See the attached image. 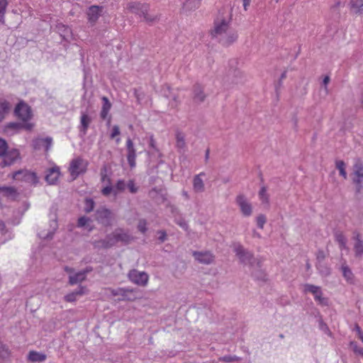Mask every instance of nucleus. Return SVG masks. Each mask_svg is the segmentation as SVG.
Wrapping results in <instances>:
<instances>
[{
  "instance_id": "4",
  "label": "nucleus",
  "mask_w": 363,
  "mask_h": 363,
  "mask_svg": "<svg viewBox=\"0 0 363 363\" xmlns=\"http://www.w3.org/2000/svg\"><path fill=\"white\" fill-rule=\"evenodd\" d=\"M351 177L355 186L356 192L361 193L363 191V163L360 160H357L352 167Z\"/></svg>"
},
{
  "instance_id": "22",
  "label": "nucleus",
  "mask_w": 363,
  "mask_h": 363,
  "mask_svg": "<svg viewBox=\"0 0 363 363\" xmlns=\"http://www.w3.org/2000/svg\"><path fill=\"white\" fill-rule=\"evenodd\" d=\"M101 100L103 102V105L100 112V116L103 120H105L108 117V113L111 108L112 105L106 96H103L101 98Z\"/></svg>"
},
{
  "instance_id": "55",
  "label": "nucleus",
  "mask_w": 363,
  "mask_h": 363,
  "mask_svg": "<svg viewBox=\"0 0 363 363\" xmlns=\"http://www.w3.org/2000/svg\"><path fill=\"white\" fill-rule=\"evenodd\" d=\"M252 0H242L243 1V8L245 11H247L248 9V7L250 6L251 4Z\"/></svg>"
},
{
  "instance_id": "61",
  "label": "nucleus",
  "mask_w": 363,
  "mask_h": 363,
  "mask_svg": "<svg viewBox=\"0 0 363 363\" xmlns=\"http://www.w3.org/2000/svg\"><path fill=\"white\" fill-rule=\"evenodd\" d=\"M179 225L184 229H186L187 227V225L184 221L179 223Z\"/></svg>"
},
{
  "instance_id": "58",
  "label": "nucleus",
  "mask_w": 363,
  "mask_h": 363,
  "mask_svg": "<svg viewBox=\"0 0 363 363\" xmlns=\"http://www.w3.org/2000/svg\"><path fill=\"white\" fill-rule=\"evenodd\" d=\"M155 139L153 138V136H152L150 138V145L152 147H155Z\"/></svg>"
},
{
  "instance_id": "18",
  "label": "nucleus",
  "mask_w": 363,
  "mask_h": 363,
  "mask_svg": "<svg viewBox=\"0 0 363 363\" xmlns=\"http://www.w3.org/2000/svg\"><path fill=\"white\" fill-rule=\"evenodd\" d=\"M90 271L91 269H86L82 272H79L74 274L69 275V284L70 285H74L77 283L82 282L86 279V274Z\"/></svg>"
},
{
  "instance_id": "56",
  "label": "nucleus",
  "mask_w": 363,
  "mask_h": 363,
  "mask_svg": "<svg viewBox=\"0 0 363 363\" xmlns=\"http://www.w3.org/2000/svg\"><path fill=\"white\" fill-rule=\"evenodd\" d=\"M0 231L3 233V234H5L6 232V225L5 223L0 220Z\"/></svg>"
},
{
  "instance_id": "30",
  "label": "nucleus",
  "mask_w": 363,
  "mask_h": 363,
  "mask_svg": "<svg viewBox=\"0 0 363 363\" xmlns=\"http://www.w3.org/2000/svg\"><path fill=\"white\" fill-rule=\"evenodd\" d=\"M304 288L306 292L311 293L314 296V298L320 295H323L321 289L319 286L312 284H306Z\"/></svg>"
},
{
  "instance_id": "33",
  "label": "nucleus",
  "mask_w": 363,
  "mask_h": 363,
  "mask_svg": "<svg viewBox=\"0 0 363 363\" xmlns=\"http://www.w3.org/2000/svg\"><path fill=\"white\" fill-rule=\"evenodd\" d=\"M341 269L343 277L347 281L352 282L353 281V274L351 269L346 264H342Z\"/></svg>"
},
{
  "instance_id": "1",
  "label": "nucleus",
  "mask_w": 363,
  "mask_h": 363,
  "mask_svg": "<svg viewBox=\"0 0 363 363\" xmlns=\"http://www.w3.org/2000/svg\"><path fill=\"white\" fill-rule=\"evenodd\" d=\"M133 238L130 235L124 233L122 229H118L116 230L113 235L108 236L106 240L96 242L95 247L109 248L119 241L128 243Z\"/></svg>"
},
{
  "instance_id": "3",
  "label": "nucleus",
  "mask_w": 363,
  "mask_h": 363,
  "mask_svg": "<svg viewBox=\"0 0 363 363\" xmlns=\"http://www.w3.org/2000/svg\"><path fill=\"white\" fill-rule=\"evenodd\" d=\"M232 21V13L231 11H228L226 15L220 16L215 19L213 23V27L211 30L210 33L212 38H217L220 35L227 31L230 27V23Z\"/></svg>"
},
{
  "instance_id": "48",
  "label": "nucleus",
  "mask_w": 363,
  "mask_h": 363,
  "mask_svg": "<svg viewBox=\"0 0 363 363\" xmlns=\"http://www.w3.org/2000/svg\"><path fill=\"white\" fill-rule=\"evenodd\" d=\"M127 186L130 193L134 194V193H136L138 191V187L135 186L133 180H130L128 182Z\"/></svg>"
},
{
  "instance_id": "29",
  "label": "nucleus",
  "mask_w": 363,
  "mask_h": 363,
  "mask_svg": "<svg viewBox=\"0 0 363 363\" xmlns=\"http://www.w3.org/2000/svg\"><path fill=\"white\" fill-rule=\"evenodd\" d=\"M9 5L8 0H0V24H5V15Z\"/></svg>"
},
{
  "instance_id": "38",
  "label": "nucleus",
  "mask_w": 363,
  "mask_h": 363,
  "mask_svg": "<svg viewBox=\"0 0 363 363\" xmlns=\"http://www.w3.org/2000/svg\"><path fill=\"white\" fill-rule=\"evenodd\" d=\"M176 145L179 149H183L185 147L184 135L182 133H177L176 135Z\"/></svg>"
},
{
  "instance_id": "24",
  "label": "nucleus",
  "mask_w": 363,
  "mask_h": 363,
  "mask_svg": "<svg viewBox=\"0 0 363 363\" xmlns=\"http://www.w3.org/2000/svg\"><path fill=\"white\" fill-rule=\"evenodd\" d=\"M206 99V95L203 94L202 87L197 84L194 86V101L196 103H201Z\"/></svg>"
},
{
  "instance_id": "51",
  "label": "nucleus",
  "mask_w": 363,
  "mask_h": 363,
  "mask_svg": "<svg viewBox=\"0 0 363 363\" xmlns=\"http://www.w3.org/2000/svg\"><path fill=\"white\" fill-rule=\"evenodd\" d=\"M315 300L318 302L319 304L323 306H327L328 303V298L323 297V295H320L315 298Z\"/></svg>"
},
{
  "instance_id": "47",
  "label": "nucleus",
  "mask_w": 363,
  "mask_h": 363,
  "mask_svg": "<svg viewBox=\"0 0 363 363\" xmlns=\"http://www.w3.org/2000/svg\"><path fill=\"white\" fill-rule=\"evenodd\" d=\"M219 360L222 361V362H231L238 360V358L235 356L227 355V356H223L222 357H220Z\"/></svg>"
},
{
  "instance_id": "20",
  "label": "nucleus",
  "mask_w": 363,
  "mask_h": 363,
  "mask_svg": "<svg viewBox=\"0 0 363 363\" xmlns=\"http://www.w3.org/2000/svg\"><path fill=\"white\" fill-rule=\"evenodd\" d=\"M28 361L32 363L43 362L47 359V355L35 350H31L28 354Z\"/></svg>"
},
{
  "instance_id": "52",
  "label": "nucleus",
  "mask_w": 363,
  "mask_h": 363,
  "mask_svg": "<svg viewBox=\"0 0 363 363\" xmlns=\"http://www.w3.org/2000/svg\"><path fill=\"white\" fill-rule=\"evenodd\" d=\"M120 133H121V132H120L119 127L118 125H114L112 128V131L111 133V139L115 138L116 136L119 135Z\"/></svg>"
},
{
  "instance_id": "36",
  "label": "nucleus",
  "mask_w": 363,
  "mask_h": 363,
  "mask_svg": "<svg viewBox=\"0 0 363 363\" xmlns=\"http://www.w3.org/2000/svg\"><path fill=\"white\" fill-rule=\"evenodd\" d=\"M101 194L105 196H108L112 194L116 197L117 196V191L115 190L114 186H113L111 184H107L106 186L102 188Z\"/></svg>"
},
{
  "instance_id": "7",
  "label": "nucleus",
  "mask_w": 363,
  "mask_h": 363,
  "mask_svg": "<svg viewBox=\"0 0 363 363\" xmlns=\"http://www.w3.org/2000/svg\"><path fill=\"white\" fill-rule=\"evenodd\" d=\"M238 38L237 31L230 28L227 31L220 35L216 39L223 46L228 47L234 43Z\"/></svg>"
},
{
  "instance_id": "49",
  "label": "nucleus",
  "mask_w": 363,
  "mask_h": 363,
  "mask_svg": "<svg viewBox=\"0 0 363 363\" xmlns=\"http://www.w3.org/2000/svg\"><path fill=\"white\" fill-rule=\"evenodd\" d=\"M90 219L85 217V216H82L81 218H79L78 220V226L79 227H84L89 222Z\"/></svg>"
},
{
  "instance_id": "53",
  "label": "nucleus",
  "mask_w": 363,
  "mask_h": 363,
  "mask_svg": "<svg viewBox=\"0 0 363 363\" xmlns=\"http://www.w3.org/2000/svg\"><path fill=\"white\" fill-rule=\"evenodd\" d=\"M354 330L357 332L358 337L363 342V332L358 324H355Z\"/></svg>"
},
{
  "instance_id": "21",
  "label": "nucleus",
  "mask_w": 363,
  "mask_h": 363,
  "mask_svg": "<svg viewBox=\"0 0 363 363\" xmlns=\"http://www.w3.org/2000/svg\"><path fill=\"white\" fill-rule=\"evenodd\" d=\"M235 252L236 253V255L240 258V259L242 262H245L247 261H249L252 259V255L249 252H246L243 247L240 245H238L235 247Z\"/></svg>"
},
{
  "instance_id": "46",
  "label": "nucleus",
  "mask_w": 363,
  "mask_h": 363,
  "mask_svg": "<svg viewBox=\"0 0 363 363\" xmlns=\"http://www.w3.org/2000/svg\"><path fill=\"white\" fill-rule=\"evenodd\" d=\"M350 345L354 352L361 355L363 357V348L358 347L357 345L354 342H351Z\"/></svg>"
},
{
  "instance_id": "34",
  "label": "nucleus",
  "mask_w": 363,
  "mask_h": 363,
  "mask_svg": "<svg viewBox=\"0 0 363 363\" xmlns=\"http://www.w3.org/2000/svg\"><path fill=\"white\" fill-rule=\"evenodd\" d=\"M10 108L9 103L6 100H0V121L4 118V114L9 111Z\"/></svg>"
},
{
  "instance_id": "25",
  "label": "nucleus",
  "mask_w": 363,
  "mask_h": 363,
  "mask_svg": "<svg viewBox=\"0 0 363 363\" xmlns=\"http://www.w3.org/2000/svg\"><path fill=\"white\" fill-rule=\"evenodd\" d=\"M91 122V118L87 113H84L82 114L80 118L81 131H82L84 134L86 133Z\"/></svg>"
},
{
  "instance_id": "59",
  "label": "nucleus",
  "mask_w": 363,
  "mask_h": 363,
  "mask_svg": "<svg viewBox=\"0 0 363 363\" xmlns=\"http://www.w3.org/2000/svg\"><path fill=\"white\" fill-rule=\"evenodd\" d=\"M330 82V77L328 76H326L325 77V78L323 79V84L327 86V84L329 83Z\"/></svg>"
},
{
  "instance_id": "57",
  "label": "nucleus",
  "mask_w": 363,
  "mask_h": 363,
  "mask_svg": "<svg viewBox=\"0 0 363 363\" xmlns=\"http://www.w3.org/2000/svg\"><path fill=\"white\" fill-rule=\"evenodd\" d=\"M160 239L162 242H163L166 237V233L164 231H160Z\"/></svg>"
},
{
  "instance_id": "5",
  "label": "nucleus",
  "mask_w": 363,
  "mask_h": 363,
  "mask_svg": "<svg viewBox=\"0 0 363 363\" xmlns=\"http://www.w3.org/2000/svg\"><path fill=\"white\" fill-rule=\"evenodd\" d=\"M89 162L82 157H77L70 162L69 172L73 179H75L79 175L86 172Z\"/></svg>"
},
{
  "instance_id": "43",
  "label": "nucleus",
  "mask_w": 363,
  "mask_h": 363,
  "mask_svg": "<svg viewBox=\"0 0 363 363\" xmlns=\"http://www.w3.org/2000/svg\"><path fill=\"white\" fill-rule=\"evenodd\" d=\"M10 355V351L4 345L0 344V357L2 358L8 357Z\"/></svg>"
},
{
  "instance_id": "2",
  "label": "nucleus",
  "mask_w": 363,
  "mask_h": 363,
  "mask_svg": "<svg viewBox=\"0 0 363 363\" xmlns=\"http://www.w3.org/2000/svg\"><path fill=\"white\" fill-rule=\"evenodd\" d=\"M150 6L147 4L139 1H130L126 4L125 10L128 12L138 15L143 18L145 22L151 23L157 20L156 16H151L148 14Z\"/></svg>"
},
{
  "instance_id": "17",
  "label": "nucleus",
  "mask_w": 363,
  "mask_h": 363,
  "mask_svg": "<svg viewBox=\"0 0 363 363\" xmlns=\"http://www.w3.org/2000/svg\"><path fill=\"white\" fill-rule=\"evenodd\" d=\"M103 10L102 6H91L89 8L87 11L88 20L89 22L95 23L101 16V13Z\"/></svg>"
},
{
  "instance_id": "32",
  "label": "nucleus",
  "mask_w": 363,
  "mask_h": 363,
  "mask_svg": "<svg viewBox=\"0 0 363 363\" xmlns=\"http://www.w3.org/2000/svg\"><path fill=\"white\" fill-rule=\"evenodd\" d=\"M335 167L338 169L340 175L342 176L345 179L347 177L346 172V164L342 160H337L335 162Z\"/></svg>"
},
{
  "instance_id": "35",
  "label": "nucleus",
  "mask_w": 363,
  "mask_h": 363,
  "mask_svg": "<svg viewBox=\"0 0 363 363\" xmlns=\"http://www.w3.org/2000/svg\"><path fill=\"white\" fill-rule=\"evenodd\" d=\"M335 241L339 244L340 248H345L347 239L342 233L337 232L335 234Z\"/></svg>"
},
{
  "instance_id": "14",
  "label": "nucleus",
  "mask_w": 363,
  "mask_h": 363,
  "mask_svg": "<svg viewBox=\"0 0 363 363\" xmlns=\"http://www.w3.org/2000/svg\"><path fill=\"white\" fill-rule=\"evenodd\" d=\"M97 219L104 225H109L111 223L112 212L107 208H101L96 212Z\"/></svg>"
},
{
  "instance_id": "9",
  "label": "nucleus",
  "mask_w": 363,
  "mask_h": 363,
  "mask_svg": "<svg viewBox=\"0 0 363 363\" xmlns=\"http://www.w3.org/2000/svg\"><path fill=\"white\" fill-rule=\"evenodd\" d=\"M1 157H3V160L0 163V167L3 168L11 166L16 162L20 158V153L16 149H11L10 150L7 149Z\"/></svg>"
},
{
  "instance_id": "12",
  "label": "nucleus",
  "mask_w": 363,
  "mask_h": 363,
  "mask_svg": "<svg viewBox=\"0 0 363 363\" xmlns=\"http://www.w3.org/2000/svg\"><path fill=\"white\" fill-rule=\"evenodd\" d=\"M134 290L128 289H118L116 290H112L111 294L113 296H121V300L133 301L138 298L137 296L133 295Z\"/></svg>"
},
{
  "instance_id": "13",
  "label": "nucleus",
  "mask_w": 363,
  "mask_h": 363,
  "mask_svg": "<svg viewBox=\"0 0 363 363\" xmlns=\"http://www.w3.org/2000/svg\"><path fill=\"white\" fill-rule=\"evenodd\" d=\"M88 291L89 290L86 286H80L76 291L70 292L65 296L64 299L66 302H75L78 299L79 296L86 294Z\"/></svg>"
},
{
  "instance_id": "16",
  "label": "nucleus",
  "mask_w": 363,
  "mask_h": 363,
  "mask_svg": "<svg viewBox=\"0 0 363 363\" xmlns=\"http://www.w3.org/2000/svg\"><path fill=\"white\" fill-rule=\"evenodd\" d=\"M60 175V168L57 166H54L48 170L45 180L50 184H54L57 181Z\"/></svg>"
},
{
  "instance_id": "31",
  "label": "nucleus",
  "mask_w": 363,
  "mask_h": 363,
  "mask_svg": "<svg viewBox=\"0 0 363 363\" xmlns=\"http://www.w3.org/2000/svg\"><path fill=\"white\" fill-rule=\"evenodd\" d=\"M52 139L49 137H47L45 138L38 139L36 141V145L43 146L45 152H48V150H50V148L52 146Z\"/></svg>"
},
{
  "instance_id": "37",
  "label": "nucleus",
  "mask_w": 363,
  "mask_h": 363,
  "mask_svg": "<svg viewBox=\"0 0 363 363\" xmlns=\"http://www.w3.org/2000/svg\"><path fill=\"white\" fill-rule=\"evenodd\" d=\"M126 147H127V157H136V151L134 147L133 143L131 139L128 138L126 140Z\"/></svg>"
},
{
  "instance_id": "41",
  "label": "nucleus",
  "mask_w": 363,
  "mask_h": 363,
  "mask_svg": "<svg viewBox=\"0 0 363 363\" xmlns=\"http://www.w3.org/2000/svg\"><path fill=\"white\" fill-rule=\"evenodd\" d=\"M125 186H126V184L125 183V182L123 180H118L116 184V186H114L115 188V190L117 191V195L123 191L125 189Z\"/></svg>"
},
{
  "instance_id": "28",
  "label": "nucleus",
  "mask_w": 363,
  "mask_h": 363,
  "mask_svg": "<svg viewBox=\"0 0 363 363\" xmlns=\"http://www.w3.org/2000/svg\"><path fill=\"white\" fill-rule=\"evenodd\" d=\"M16 195V190L12 186H1L0 187V196L6 198H13Z\"/></svg>"
},
{
  "instance_id": "62",
  "label": "nucleus",
  "mask_w": 363,
  "mask_h": 363,
  "mask_svg": "<svg viewBox=\"0 0 363 363\" xmlns=\"http://www.w3.org/2000/svg\"><path fill=\"white\" fill-rule=\"evenodd\" d=\"M65 270L67 272H68V273H72V271H73L72 268H69V267H65Z\"/></svg>"
},
{
  "instance_id": "50",
  "label": "nucleus",
  "mask_w": 363,
  "mask_h": 363,
  "mask_svg": "<svg viewBox=\"0 0 363 363\" xmlns=\"http://www.w3.org/2000/svg\"><path fill=\"white\" fill-rule=\"evenodd\" d=\"M146 225H147V223L145 220H140L138 223V230L144 233H145L147 228H146Z\"/></svg>"
},
{
  "instance_id": "19",
  "label": "nucleus",
  "mask_w": 363,
  "mask_h": 363,
  "mask_svg": "<svg viewBox=\"0 0 363 363\" xmlns=\"http://www.w3.org/2000/svg\"><path fill=\"white\" fill-rule=\"evenodd\" d=\"M354 239L355 240V243L354 245L355 256L360 257L363 255V240H362L361 235L359 233H354Z\"/></svg>"
},
{
  "instance_id": "40",
  "label": "nucleus",
  "mask_w": 363,
  "mask_h": 363,
  "mask_svg": "<svg viewBox=\"0 0 363 363\" xmlns=\"http://www.w3.org/2000/svg\"><path fill=\"white\" fill-rule=\"evenodd\" d=\"M257 225L259 228L263 229L264 225L267 222V218L263 214H259L256 218Z\"/></svg>"
},
{
  "instance_id": "23",
  "label": "nucleus",
  "mask_w": 363,
  "mask_h": 363,
  "mask_svg": "<svg viewBox=\"0 0 363 363\" xmlns=\"http://www.w3.org/2000/svg\"><path fill=\"white\" fill-rule=\"evenodd\" d=\"M201 1L200 0H186L182 6V9L185 11H195L201 6Z\"/></svg>"
},
{
  "instance_id": "60",
  "label": "nucleus",
  "mask_w": 363,
  "mask_h": 363,
  "mask_svg": "<svg viewBox=\"0 0 363 363\" xmlns=\"http://www.w3.org/2000/svg\"><path fill=\"white\" fill-rule=\"evenodd\" d=\"M25 128H26L27 130H31L33 127V124L32 123H27L25 125Z\"/></svg>"
},
{
  "instance_id": "45",
  "label": "nucleus",
  "mask_w": 363,
  "mask_h": 363,
  "mask_svg": "<svg viewBox=\"0 0 363 363\" xmlns=\"http://www.w3.org/2000/svg\"><path fill=\"white\" fill-rule=\"evenodd\" d=\"M8 149V145L6 142L0 138V157L4 155L6 150Z\"/></svg>"
},
{
  "instance_id": "8",
  "label": "nucleus",
  "mask_w": 363,
  "mask_h": 363,
  "mask_svg": "<svg viewBox=\"0 0 363 363\" xmlns=\"http://www.w3.org/2000/svg\"><path fill=\"white\" fill-rule=\"evenodd\" d=\"M16 116L23 121H28L33 116L30 107L23 101L19 102L16 108Z\"/></svg>"
},
{
  "instance_id": "26",
  "label": "nucleus",
  "mask_w": 363,
  "mask_h": 363,
  "mask_svg": "<svg viewBox=\"0 0 363 363\" xmlns=\"http://www.w3.org/2000/svg\"><path fill=\"white\" fill-rule=\"evenodd\" d=\"M350 6L354 13L361 14L363 13V0H350Z\"/></svg>"
},
{
  "instance_id": "42",
  "label": "nucleus",
  "mask_w": 363,
  "mask_h": 363,
  "mask_svg": "<svg viewBox=\"0 0 363 363\" xmlns=\"http://www.w3.org/2000/svg\"><path fill=\"white\" fill-rule=\"evenodd\" d=\"M94 208V202L91 199H86L85 200L84 210L86 212H91Z\"/></svg>"
},
{
  "instance_id": "39",
  "label": "nucleus",
  "mask_w": 363,
  "mask_h": 363,
  "mask_svg": "<svg viewBox=\"0 0 363 363\" xmlns=\"http://www.w3.org/2000/svg\"><path fill=\"white\" fill-rule=\"evenodd\" d=\"M100 175H101V181L102 182H106L107 184H111V178L109 177H108V175H107V169L106 167H104L101 169Z\"/></svg>"
},
{
  "instance_id": "64",
  "label": "nucleus",
  "mask_w": 363,
  "mask_h": 363,
  "mask_svg": "<svg viewBox=\"0 0 363 363\" xmlns=\"http://www.w3.org/2000/svg\"><path fill=\"white\" fill-rule=\"evenodd\" d=\"M208 155H209V150H206V159H208Z\"/></svg>"
},
{
  "instance_id": "10",
  "label": "nucleus",
  "mask_w": 363,
  "mask_h": 363,
  "mask_svg": "<svg viewBox=\"0 0 363 363\" xmlns=\"http://www.w3.org/2000/svg\"><path fill=\"white\" fill-rule=\"evenodd\" d=\"M128 277L133 283L143 286L147 285L149 279L147 274L135 269L130 271Z\"/></svg>"
},
{
  "instance_id": "11",
  "label": "nucleus",
  "mask_w": 363,
  "mask_h": 363,
  "mask_svg": "<svg viewBox=\"0 0 363 363\" xmlns=\"http://www.w3.org/2000/svg\"><path fill=\"white\" fill-rule=\"evenodd\" d=\"M236 203L240 207L241 213L244 216H250L252 213V207L251 203L243 195H238L236 197Z\"/></svg>"
},
{
  "instance_id": "15",
  "label": "nucleus",
  "mask_w": 363,
  "mask_h": 363,
  "mask_svg": "<svg viewBox=\"0 0 363 363\" xmlns=\"http://www.w3.org/2000/svg\"><path fill=\"white\" fill-rule=\"evenodd\" d=\"M193 256L201 264H208L214 260V256L210 252H194Z\"/></svg>"
},
{
  "instance_id": "27",
  "label": "nucleus",
  "mask_w": 363,
  "mask_h": 363,
  "mask_svg": "<svg viewBox=\"0 0 363 363\" xmlns=\"http://www.w3.org/2000/svg\"><path fill=\"white\" fill-rule=\"evenodd\" d=\"M201 175H204V173L201 172L199 174L196 175L194 178V189L197 192H201L204 190V184L201 178Z\"/></svg>"
},
{
  "instance_id": "44",
  "label": "nucleus",
  "mask_w": 363,
  "mask_h": 363,
  "mask_svg": "<svg viewBox=\"0 0 363 363\" xmlns=\"http://www.w3.org/2000/svg\"><path fill=\"white\" fill-rule=\"evenodd\" d=\"M259 199L263 203H268V196L267 194V189L263 186L259 193Z\"/></svg>"
},
{
  "instance_id": "63",
  "label": "nucleus",
  "mask_w": 363,
  "mask_h": 363,
  "mask_svg": "<svg viewBox=\"0 0 363 363\" xmlns=\"http://www.w3.org/2000/svg\"><path fill=\"white\" fill-rule=\"evenodd\" d=\"M286 72H283L281 76V79H284V78H286Z\"/></svg>"
},
{
  "instance_id": "6",
  "label": "nucleus",
  "mask_w": 363,
  "mask_h": 363,
  "mask_svg": "<svg viewBox=\"0 0 363 363\" xmlns=\"http://www.w3.org/2000/svg\"><path fill=\"white\" fill-rule=\"evenodd\" d=\"M12 178L14 180L24 182L35 185L38 182V177L35 172L26 169H22L13 173Z\"/></svg>"
},
{
  "instance_id": "54",
  "label": "nucleus",
  "mask_w": 363,
  "mask_h": 363,
  "mask_svg": "<svg viewBox=\"0 0 363 363\" xmlns=\"http://www.w3.org/2000/svg\"><path fill=\"white\" fill-rule=\"evenodd\" d=\"M128 162L131 168H133L136 165V157H128Z\"/></svg>"
}]
</instances>
